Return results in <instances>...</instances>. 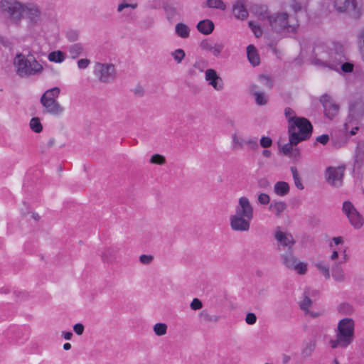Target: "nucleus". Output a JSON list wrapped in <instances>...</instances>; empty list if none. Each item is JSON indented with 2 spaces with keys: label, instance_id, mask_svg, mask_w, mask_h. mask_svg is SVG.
I'll return each instance as SVG.
<instances>
[{
  "label": "nucleus",
  "instance_id": "nucleus-1",
  "mask_svg": "<svg viewBox=\"0 0 364 364\" xmlns=\"http://www.w3.org/2000/svg\"><path fill=\"white\" fill-rule=\"evenodd\" d=\"M16 74L21 77H28L41 74L43 70L42 64L34 54L29 51L27 54L18 53L14 60Z\"/></svg>",
  "mask_w": 364,
  "mask_h": 364
},
{
  "label": "nucleus",
  "instance_id": "nucleus-2",
  "mask_svg": "<svg viewBox=\"0 0 364 364\" xmlns=\"http://www.w3.org/2000/svg\"><path fill=\"white\" fill-rule=\"evenodd\" d=\"M355 324L352 318H345L339 321L337 326L336 339H331L329 344L333 349L346 348L354 339Z\"/></svg>",
  "mask_w": 364,
  "mask_h": 364
},
{
  "label": "nucleus",
  "instance_id": "nucleus-3",
  "mask_svg": "<svg viewBox=\"0 0 364 364\" xmlns=\"http://www.w3.org/2000/svg\"><path fill=\"white\" fill-rule=\"evenodd\" d=\"M272 29L277 33H295L299 27L298 21L289 18L287 13H277L269 17Z\"/></svg>",
  "mask_w": 364,
  "mask_h": 364
},
{
  "label": "nucleus",
  "instance_id": "nucleus-4",
  "mask_svg": "<svg viewBox=\"0 0 364 364\" xmlns=\"http://www.w3.org/2000/svg\"><path fill=\"white\" fill-rule=\"evenodd\" d=\"M313 127L310 121L304 117L296 119V122H293L288 127L289 136H291V141L294 144L309 139Z\"/></svg>",
  "mask_w": 364,
  "mask_h": 364
},
{
  "label": "nucleus",
  "instance_id": "nucleus-5",
  "mask_svg": "<svg viewBox=\"0 0 364 364\" xmlns=\"http://www.w3.org/2000/svg\"><path fill=\"white\" fill-rule=\"evenodd\" d=\"M0 11L11 24L17 26L23 18V5L16 0H1Z\"/></svg>",
  "mask_w": 364,
  "mask_h": 364
},
{
  "label": "nucleus",
  "instance_id": "nucleus-6",
  "mask_svg": "<svg viewBox=\"0 0 364 364\" xmlns=\"http://www.w3.org/2000/svg\"><path fill=\"white\" fill-rule=\"evenodd\" d=\"M334 7L338 12L345 13L356 20L362 15L361 8L358 6L356 0H335Z\"/></svg>",
  "mask_w": 364,
  "mask_h": 364
},
{
  "label": "nucleus",
  "instance_id": "nucleus-7",
  "mask_svg": "<svg viewBox=\"0 0 364 364\" xmlns=\"http://www.w3.org/2000/svg\"><path fill=\"white\" fill-rule=\"evenodd\" d=\"M352 174L354 178L361 181L364 174V143L359 142L353 155Z\"/></svg>",
  "mask_w": 364,
  "mask_h": 364
},
{
  "label": "nucleus",
  "instance_id": "nucleus-8",
  "mask_svg": "<svg viewBox=\"0 0 364 364\" xmlns=\"http://www.w3.org/2000/svg\"><path fill=\"white\" fill-rule=\"evenodd\" d=\"M364 115V100L358 98L349 105V113L347 121L345 123V129L348 130L350 125L357 124L356 122Z\"/></svg>",
  "mask_w": 364,
  "mask_h": 364
},
{
  "label": "nucleus",
  "instance_id": "nucleus-9",
  "mask_svg": "<svg viewBox=\"0 0 364 364\" xmlns=\"http://www.w3.org/2000/svg\"><path fill=\"white\" fill-rule=\"evenodd\" d=\"M314 63L322 67H328L331 69H336V64L332 63L331 57L333 56V50L325 49L322 46H316L314 48Z\"/></svg>",
  "mask_w": 364,
  "mask_h": 364
},
{
  "label": "nucleus",
  "instance_id": "nucleus-10",
  "mask_svg": "<svg viewBox=\"0 0 364 364\" xmlns=\"http://www.w3.org/2000/svg\"><path fill=\"white\" fill-rule=\"evenodd\" d=\"M274 239L277 242V249L280 251H294V246L296 241L293 235L287 232H284L280 227H277L274 234Z\"/></svg>",
  "mask_w": 364,
  "mask_h": 364
},
{
  "label": "nucleus",
  "instance_id": "nucleus-11",
  "mask_svg": "<svg viewBox=\"0 0 364 364\" xmlns=\"http://www.w3.org/2000/svg\"><path fill=\"white\" fill-rule=\"evenodd\" d=\"M94 73L102 82H109L115 77V68L112 64L97 63Z\"/></svg>",
  "mask_w": 364,
  "mask_h": 364
},
{
  "label": "nucleus",
  "instance_id": "nucleus-12",
  "mask_svg": "<svg viewBox=\"0 0 364 364\" xmlns=\"http://www.w3.org/2000/svg\"><path fill=\"white\" fill-rule=\"evenodd\" d=\"M343 213L348 217L350 223L355 228H360L363 225V219L361 215L357 211L353 205L350 201H345L343 203Z\"/></svg>",
  "mask_w": 364,
  "mask_h": 364
},
{
  "label": "nucleus",
  "instance_id": "nucleus-13",
  "mask_svg": "<svg viewBox=\"0 0 364 364\" xmlns=\"http://www.w3.org/2000/svg\"><path fill=\"white\" fill-rule=\"evenodd\" d=\"M345 168L343 166L333 167L326 168L325 176L328 184L339 187L342 185Z\"/></svg>",
  "mask_w": 364,
  "mask_h": 364
},
{
  "label": "nucleus",
  "instance_id": "nucleus-14",
  "mask_svg": "<svg viewBox=\"0 0 364 364\" xmlns=\"http://www.w3.org/2000/svg\"><path fill=\"white\" fill-rule=\"evenodd\" d=\"M293 252L294 251H287L285 254L282 255L283 264L287 268L296 270L299 274H305L307 270L306 264L298 262Z\"/></svg>",
  "mask_w": 364,
  "mask_h": 364
},
{
  "label": "nucleus",
  "instance_id": "nucleus-15",
  "mask_svg": "<svg viewBox=\"0 0 364 364\" xmlns=\"http://www.w3.org/2000/svg\"><path fill=\"white\" fill-rule=\"evenodd\" d=\"M234 214L248 219H253L254 208L248 198L242 196L238 199Z\"/></svg>",
  "mask_w": 364,
  "mask_h": 364
},
{
  "label": "nucleus",
  "instance_id": "nucleus-16",
  "mask_svg": "<svg viewBox=\"0 0 364 364\" xmlns=\"http://www.w3.org/2000/svg\"><path fill=\"white\" fill-rule=\"evenodd\" d=\"M251 220L252 219L233 214L230 218V224L234 231L247 232L250 230Z\"/></svg>",
  "mask_w": 364,
  "mask_h": 364
},
{
  "label": "nucleus",
  "instance_id": "nucleus-17",
  "mask_svg": "<svg viewBox=\"0 0 364 364\" xmlns=\"http://www.w3.org/2000/svg\"><path fill=\"white\" fill-rule=\"evenodd\" d=\"M205 80L215 90L220 91L223 89V81L215 70L207 69L205 70Z\"/></svg>",
  "mask_w": 364,
  "mask_h": 364
},
{
  "label": "nucleus",
  "instance_id": "nucleus-18",
  "mask_svg": "<svg viewBox=\"0 0 364 364\" xmlns=\"http://www.w3.org/2000/svg\"><path fill=\"white\" fill-rule=\"evenodd\" d=\"M41 103L45 107L46 112L53 115H59L64 110L56 100H41Z\"/></svg>",
  "mask_w": 364,
  "mask_h": 364
},
{
  "label": "nucleus",
  "instance_id": "nucleus-19",
  "mask_svg": "<svg viewBox=\"0 0 364 364\" xmlns=\"http://www.w3.org/2000/svg\"><path fill=\"white\" fill-rule=\"evenodd\" d=\"M200 46L203 50L211 52L215 57L219 56L224 48L223 43H214L212 41L208 39L203 40Z\"/></svg>",
  "mask_w": 364,
  "mask_h": 364
},
{
  "label": "nucleus",
  "instance_id": "nucleus-20",
  "mask_svg": "<svg viewBox=\"0 0 364 364\" xmlns=\"http://www.w3.org/2000/svg\"><path fill=\"white\" fill-rule=\"evenodd\" d=\"M327 97V95L322 96L321 101L323 103L325 115L330 119H332L338 114L339 106L328 100H326Z\"/></svg>",
  "mask_w": 364,
  "mask_h": 364
},
{
  "label": "nucleus",
  "instance_id": "nucleus-21",
  "mask_svg": "<svg viewBox=\"0 0 364 364\" xmlns=\"http://www.w3.org/2000/svg\"><path fill=\"white\" fill-rule=\"evenodd\" d=\"M232 14L240 20H245L248 17V11L245 6V0H237L232 5Z\"/></svg>",
  "mask_w": 364,
  "mask_h": 364
},
{
  "label": "nucleus",
  "instance_id": "nucleus-22",
  "mask_svg": "<svg viewBox=\"0 0 364 364\" xmlns=\"http://www.w3.org/2000/svg\"><path fill=\"white\" fill-rule=\"evenodd\" d=\"M26 16L29 21V26H33L38 21L40 16V11L38 7L26 6L23 5V16Z\"/></svg>",
  "mask_w": 364,
  "mask_h": 364
},
{
  "label": "nucleus",
  "instance_id": "nucleus-23",
  "mask_svg": "<svg viewBox=\"0 0 364 364\" xmlns=\"http://www.w3.org/2000/svg\"><path fill=\"white\" fill-rule=\"evenodd\" d=\"M258 86L252 85L250 87V91L255 97V102L258 105H265L268 102V96L264 92H259L257 90Z\"/></svg>",
  "mask_w": 364,
  "mask_h": 364
},
{
  "label": "nucleus",
  "instance_id": "nucleus-24",
  "mask_svg": "<svg viewBox=\"0 0 364 364\" xmlns=\"http://www.w3.org/2000/svg\"><path fill=\"white\" fill-rule=\"evenodd\" d=\"M196 27L201 33L209 35L213 31L215 26L211 20L205 19L199 21Z\"/></svg>",
  "mask_w": 364,
  "mask_h": 364
},
{
  "label": "nucleus",
  "instance_id": "nucleus-25",
  "mask_svg": "<svg viewBox=\"0 0 364 364\" xmlns=\"http://www.w3.org/2000/svg\"><path fill=\"white\" fill-rule=\"evenodd\" d=\"M332 277L338 282H344L346 276L340 263L336 262L331 267Z\"/></svg>",
  "mask_w": 364,
  "mask_h": 364
},
{
  "label": "nucleus",
  "instance_id": "nucleus-26",
  "mask_svg": "<svg viewBox=\"0 0 364 364\" xmlns=\"http://www.w3.org/2000/svg\"><path fill=\"white\" fill-rule=\"evenodd\" d=\"M247 55L250 63L253 66H256L259 64V57L256 48L253 45H249L247 47Z\"/></svg>",
  "mask_w": 364,
  "mask_h": 364
},
{
  "label": "nucleus",
  "instance_id": "nucleus-27",
  "mask_svg": "<svg viewBox=\"0 0 364 364\" xmlns=\"http://www.w3.org/2000/svg\"><path fill=\"white\" fill-rule=\"evenodd\" d=\"M290 187L285 181H277L274 186V192L279 196H285L289 193Z\"/></svg>",
  "mask_w": 364,
  "mask_h": 364
},
{
  "label": "nucleus",
  "instance_id": "nucleus-28",
  "mask_svg": "<svg viewBox=\"0 0 364 364\" xmlns=\"http://www.w3.org/2000/svg\"><path fill=\"white\" fill-rule=\"evenodd\" d=\"M316 342L315 340H311L304 343L301 351V356L304 358H308L313 354L316 348Z\"/></svg>",
  "mask_w": 364,
  "mask_h": 364
},
{
  "label": "nucleus",
  "instance_id": "nucleus-29",
  "mask_svg": "<svg viewBox=\"0 0 364 364\" xmlns=\"http://www.w3.org/2000/svg\"><path fill=\"white\" fill-rule=\"evenodd\" d=\"M287 208L285 202L274 200L269 205V209L273 212L276 216L280 217L281 213Z\"/></svg>",
  "mask_w": 364,
  "mask_h": 364
},
{
  "label": "nucleus",
  "instance_id": "nucleus-30",
  "mask_svg": "<svg viewBox=\"0 0 364 364\" xmlns=\"http://www.w3.org/2000/svg\"><path fill=\"white\" fill-rule=\"evenodd\" d=\"M117 249L114 247H107L102 255V260L106 262H112L116 259Z\"/></svg>",
  "mask_w": 364,
  "mask_h": 364
},
{
  "label": "nucleus",
  "instance_id": "nucleus-31",
  "mask_svg": "<svg viewBox=\"0 0 364 364\" xmlns=\"http://www.w3.org/2000/svg\"><path fill=\"white\" fill-rule=\"evenodd\" d=\"M60 90L58 87H53L46 90L41 96V100H56L58 97Z\"/></svg>",
  "mask_w": 364,
  "mask_h": 364
},
{
  "label": "nucleus",
  "instance_id": "nucleus-32",
  "mask_svg": "<svg viewBox=\"0 0 364 364\" xmlns=\"http://www.w3.org/2000/svg\"><path fill=\"white\" fill-rule=\"evenodd\" d=\"M176 33L181 38H186L189 36L190 29L186 24L178 23L176 25Z\"/></svg>",
  "mask_w": 364,
  "mask_h": 364
},
{
  "label": "nucleus",
  "instance_id": "nucleus-33",
  "mask_svg": "<svg viewBox=\"0 0 364 364\" xmlns=\"http://www.w3.org/2000/svg\"><path fill=\"white\" fill-rule=\"evenodd\" d=\"M83 46L81 43H75L68 48V53L70 58L75 59L82 54Z\"/></svg>",
  "mask_w": 364,
  "mask_h": 364
},
{
  "label": "nucleus",
  "instance_id": "nucleus-34",
  "mask_svg": "<svg viewBox=\"0 0 364 364\" xmlns=\"http://www.w3.org/2000/svg\"><path fill=\"white\" fill-rule=\"evenodd\" d=\"M48 60L51 62L62 63L65 60V55L62 51H53L48 54Z\"/></svg>",
  "mask_w": 364,
  "mask_h": 364
},
{
  "label": "nucleus",
  "instance_id": "nucleus-35",
  "mask_svg": "<svg viewBox=\"0 0 364 364\" xmlns=\"http://www.w3.org/2000/svg\"><path fill=\"white\" fill-rule=\"evenodd\" d=\"M205 5L209 8L218 9L222 11L226 9V5L222 0H208Z\"/></svg>",
  "mask_w": 364,
  "mask_h": 364
},
{
  "label": "nucleus",
  "instance_id": "nucleus-36",
  "mask_svg": "<svg viewBox=\"0 0 364 364\" xmlns=\"http://www.w3.org/2000/svg\"><path fill=\"white\" fill-rule=\"evenodd\" d=\"M332 63L336 64V70L338 69V66L345 60V57L342 52H337L333 50V56L331 57Z\"/></svg>",
  "mask_w": 364,
  "mask_h": 364
},
{
  "label": "nucleus",
  "instance_id": "nucleus-37",
  "mask_svg": "<svg viewBox=\"0 0 364 364\" xmlns=\"http://www.w3.org/2000/svg\"><path fill=\"white\" fill-rule=\"evenodd\" d=\"M30 127L36 133H40L43 129L42 124L37 117H33L31 119Z\"/></svg>",
  "mask_w": 364,
  "mask_h": 364
},
{
  "label": "nucleus",
  "instance_id": "nucleus-38",
  "mask_svg": "<svg viewBox=\"0 0 364 364\" xmlns=\"http://www.w3.org/2000/svg\"><path fill=\"white\" fill-rule=\"evenodd\" d=\"M284 115L288 121L289 126L292 124L293 122H296V119L299 118L296 116L295 112L290 107L285 108Z\"/></svg>",
  "mask_w": 364,
  "mask_h": 364
},
{
  "label": "nucleus",
  "instance_id": "nucleus-39",
  "mask_svg": "<svg viewBox=\"0 0 364 364\" xmlns=\"http://www.w3.org/2000/svg\"><path fill=\"white\" fill-rule=\"evenodd\" d=\"M317 269L323 274L326 279L330 278L329 267L323 262H318L315 264Z\"/></svg>",
  "mask_w": 364,
  "mask_h": 364
},
{
  "label": "nucleus",
  "instance_id": "nucleus-40",
  "mask_svg": "<svg viewBox=\"0 0 364 364\" xmlns=\"http://www.w3.org/2000/svg\"><path fill=\"white\" fill-rule=\"evenodd\" d=\"M338 311L344 315H351L353 312V308L350 304L343 303L339 305Z\"/></svg>",
  "mask_w": 364,
  "mask_h": 364
},
{
  "label": "nucleus",
  "instance_id": "nucleus-41",
  "mask_svg": "<svg viewBox=\"0 0 364 364\" xmlns=\"http://www.w3.org/2000/svg\"><path fill=\"white\" fill-rule=\"evenodd\" d=\"M291 171L292 173V176H293L296 187L300 190L304 189V186L302 185V183L301 182L296 168L291 167Z\"/></svg>",
  "mask_w": 364,
  "mask_h": 364
},
{
  "label": "nucleus",
  "instance_id": "nucleus-42",
  "mask_svg": "<svg viewBox=\"0 0 364 364\" xmlns=\"http://www.w3.org/2000/svg\"><path fill=\"white\" fill-rule=\"evenodd\" d=\"M154 331L157 336L165 335L167 331V326L164 323H157L154 326Z\"/></svg>",
  "mask_w": 364,
  "mask_h": 364
},
{
  "label": "nucleus",
  "instance_id": "nucleus-43",
  "mask_svg": "<svg viewBox=\"0 0 364 364\" xmlns=\"http://www.w3.org/2000/svg\"><path fill=\"white\" fill-rule=\"evenodd\" d=\"M200 316L201 318L206 322H217L220 319L219 316L210 315L205 311H201Z\"/></svg>",
  "mask_w": 364,
  "mask_h": 364
},
{
  "label": "nucleus",
  "instance_id": "nucleus-44",
  "mask_svg": "<svg viewBox=\"0 0 364 364\" xmlns=\"http://www.w3.org/2000/svg\"><path fill=\"white\" fill-rule=\"evenodd\" d=\"M171 55L174 58V60L177 62V63H181L183 59L185 57V52L183 49L178 48L176 49L171 53Z\"/></svg>",
  "mask_w": 364,
  "mask_h": 364
},
{
  "label": "nucleus",
  "instance_id": "nucleus-45",
  "mask_svg": "<svg viewBox=\"0 0 364 364\" xmlns=\"http://www.w3.org/2000/svg\"><path fill=\"white\" fill-rule=\"evenodd\" d=\"M358 43L360 49L362 58L364 61V28L360 31L358 36Z\"/></svg>",
  "mask_w": 364,
  "mask_h": 364
},
{
  "label": "nucleus",
  "instance_id": "nucleus-46",
  "mask_svg": "<svg viewBox=\"0 0 364 364\" xmlns=\"http://www.w3.org/2000/svg\"><path fill=\"white\" fill-rule=\"evenodd\" d=\"M150 162L151 164H154L162 165V164H165L166 159H165V157L164 156L158 154H154L151 157Z\"/></svg>",
  "mask_w": 364,
  "mask_h": 364
},
{
  "label": "nucleus",
  "instance_id": "nucleus-47",
  "mask_svg": "<svg viewBox=\"0 0 364 364\" xmlns=\"http://www.w3.org/2000/svg\"><path fill=\"white\" fill-rule=\"evenodd\" d=\"M304 294V298L303 301L300 302L299 306L301 310L306 311H308L309 308L311 306L312 301L311 299L307 295H306V292Z\"/></svg>",
  "mask_w": 364,
  "mask_h": 364
},
{
  "label": "nucleus",
  "instance_id": "nucleus-48",
  "mask_svg": "<svg viewBox=\"0 0 364 364\" xmlns=\"http://www.w3.org/2000/svg\"><path fill=\"white\" fill-rule=\"evenodd\" d=\"M296 145L297 144H294V143H291V136H289V143L282 146V151L284 155L289 156L292 151L293 146Z\"/></svg>",
  "mask_w": 364,
  "mask_h": 364
},
{
  "label": "nucleus",
  "instance_id": "nucleus-49",
  "mask_svg": "<svg viewBox=\"0 0 364 364\" xmlns=\"http://www.w3.org/2000/svg\"><path fill=\"white\" fill-rule=\"evenodd\" d=\"M257 202L261 205H267L270 202V197L267 193H260L257 196Z\"/></svg>",
  "mask_w": 364,
  "mask_h": 364
},
{
  "label": "nucleus",
  "instance_id": "nucleus-50",
  "mask_svg": "<svg viewBox=\"0 0 364 364\" xmlns=\"http://www.w3.org/2000/svg\"><path fill=\"white\" fill-rule=\"evenodd\" d=\"M256 14H257L262 18H267L269 19V17L271 16L269 15L267 9L264 6H259L256 10Z\"/></svg>",
  "mask_w": 364,
  "mask_h": 364
},
{
  "label": "nucleus",
  "instance_id": "nucleus-51",
  "mask_svg": "<svg viewBox=\"0 0 364 364\" xmlns=\"http://www.w3.org/2000/svg\"><path fill=\"white\" fill-rule=\"evenodd\" d=\"M257 187L260 189L267 190L270 186V183L266 178H261L257 180Z\"/></svg>",
  "mask_w": 364,
  "mask_h": 364
},
{
  "label": "nucleus",
  "instance_id": "nucleus-52",
  "mask_svg": "<svg viewBox=\"0 0 364 364\" xmlns=\"http://www.w3.org/2000/svg\"><path fill=\"white\" fill-rule=\"evenodd\" d=\"M248 25H249V27L251 28V30L253 31V33H255V35L257 37H259L262 34V31L261 28L258 25H257L255 22L250 21L248 23Z\"/></svg>",
  "mask_w": 364,
  "mask_h": 364
},
{
  "label": "nucleus",
  "instance_id": "nucleus-53",
  "mask_svg": "<svg viewBox=\"0 0 364 364\" xmlns=\"http://www.w3.org/2000/svg\"><path fill=\"white\" fill-rule=\"evenodd\" d=\"M232 142L234 149H242L243 147V139L238 137L236 134L232 135Z\"/></svg>",
  "mask_w": 364,
  "mask_h": 364
},
{
  "label": "nucleus",
  "instance_id": "nucleus-54",
  "mask_svg": "<svg viewBox=\"0 0 364 364\" xmlns=\"http://www.w3.org/2000/svg\"><path fill=\"white\" fill-rule=\"evenodd\" d=\"M260 145L263 148H269L272 145V140L269 136H262L259 141Z\"/></svg>",
  "mask_w": 364,
  "mask_h": 364
},
{
  "label": "nucleus",
  "instance_id": "nucleus-55",
  "mask_svg": "<svg viewBox=\"0 0 364 364\" xmlns=\"http://www.w3.org/2000/svg\"><path fill=\"white\" fill-rule=\"evenodd\" d=\"M67 38L70 42L76 41L79 38V33L76 31H69L66 33Z\"/></svg>",
  "mask_w": 364,
  "mask_h": 364
},
{
  "label": "nucleus",
  "instance_id": "nucleus-56",
  "mask_svg": "<svg viewBox=\"0 0 364 364\" xmlns=\"http://www.w3.org/2000/svg\"><path fill=\"white\" fill-rule=\"evenodd\" d=\"M207 65L208 63L205 60H200L194 63L193 67L200 72H203Z\"/></svg>",
  "mask_w": 364,
  "mask_h": 364
},
{
  "label": "nucleus",
  "instance_id": "nucleus-57",
  "mask_svg": "<svg viewBox=\"0 0 364 364\" xmlns=\"http://www.w3.org/2000/svg\"><path fill=\"white\" fill-rule=\"evenodd\" d=\"M154 259V257L152 255H141L139 257V261L141 263L144 264H149Z\"/></svg>",
  "mask_w": 364,
  "mask_h": 364
},
{
  "label": "nucleus",
  "instance_id": "nucleus-58",
  "mask_svg": "<svg viewBox=\"0 0 364 364\" xmlns=\"http://www.w3.org/2000/svg\"><path fill=\"white\" fill-rule=\"evenodd\" d=\"M245 321L249 325H253L257 321V316L254 313H248L245 317Z\"/></svg>",
  "mask_w": 364,
  "mask_h": 364
},
{
  "label": "nucleus",
  "instance_id": "nucleus-59",
  "mask_svg": "<svg viewBox=\"0 0 364 364\" xmlns=\"http://www.w3.org/2000/svg\"><path fill=\"white\" fill-rule=\"evenodd\" d=\"M341 68L344 73H350L353 70V65L350 63L343 62L341 65Z\"/></svg>",
  "mask_w": 364,
  "mask_h": 364
},
{
  "label": "nucleus",
  "instance_id": "nucleus-60",
  "mask_svg": "<svg viewBox=\"0 0 364 364\" xmlns=\"http://www.w3.org/2000/svg\"><path fill=\"white\" fill-rule=\"evenodd\" d=\"M190 306L193 310H198L203 307V304L200 299L195 298L193 299Z\"/></svg>",
  "mask_w": 364,
  "mask_h": 364
},
{
  "label": "nucleus",
  "instance_id": "nucleus-61",
  "mask_svg": "<svg viewBox=\"0 0 364 364\" xmlns=\"http://www.w3.org/2000/svg\"><path fill=\"white\" fill-rule=\"evenodd\" d=\"M137 7V4H128V3H122L120 4L117 7V11L122 12L124 9H136Z\"/></svg>",
  "mask_w": 364,
  "mask_h": 364
},
{
  "label": "nucleus",
  "instance_id": "nucleus-62",
  "mask_svg": "<svg viewBox=\"0 0 364 364\" xmlns=\"http://www.w3.org/2000/svg\"><path fill=\"white\" fill-rule=\"evenodd\" d=\"M246 144L250 146V148L253 150H256L259 147L257 139L256 138L250 139L246 141Z\"/></svg>",
  "mask_w": 364,
  "mask_h": 364
},
{
  "label": "nucleus",
  "instance_id": "nucleus-63",
  "mask_svg": "<svg viewBox=\"0 0 364 364\" xmlns=\"http://www.w3.org/2000/svg\"><path fill=\"white\" fill-rule=\"evenodd\" d=\"M0 44L5 48H11L12 47L11 41L4 36H0Z\"/></svg>",
  "mask_w": 364,
  "mask_h": 364
},
{
  "label": "nucleus",
  "instance_id": "nucleus-64",
  "mask_svg": "<svg viewBox=\"0 0 364 364\" xmlns=\"http://www.w3.org/2000/svg\"><path fill=\"white\" fill-rule=\"evenodd\" d=\"M90 63V61L88 59H86V58L80 59L77 61V67L80 69H85L88 67Z\"/></svg>",
  "mask_w": 364,
  "mask_h": 364
}]
</instances>
